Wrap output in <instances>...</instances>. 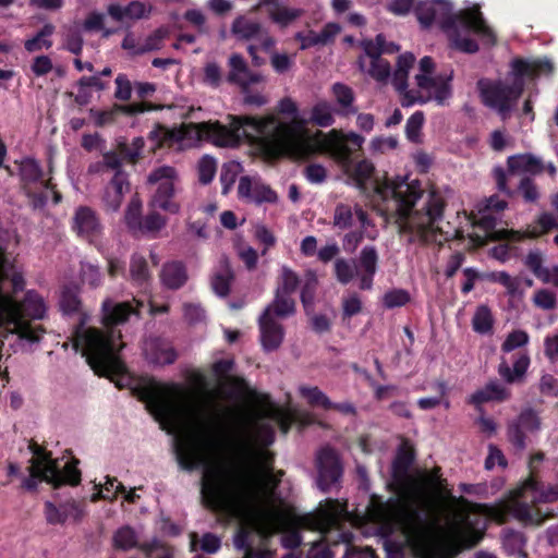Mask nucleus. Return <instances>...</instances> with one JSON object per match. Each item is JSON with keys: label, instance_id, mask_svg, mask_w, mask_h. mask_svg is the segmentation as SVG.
Instances as JSON below:
<instances>
[{"label": "nucleus", "instance_id": "nucleus-20", "mask_svg": "<svg viewBox=\"0 0 558 558\" xmlns=\"http://www.w3.org/2000/svg\"><path fill=\"white\" fill-rule=\"evenodd\" d=\"M231 33L240 40H257L258 47L265 51H270L276 45L275 39L263 28L259 22L244 15H239L233 20Z\"/></svg>", "mask_w": 558, "mask_h": 558}, {"label": "nucleus", "instance_id": "nucleus-23", "mask_svg": "<svg viewBox=\"0 0 558 558\" xmlns=\"http://www.w3.org/2000/svg\"><path fill=\"white\" fill-rule=\"evenodd\" d=\"M72 229L80 238L90 243L96 242L102 233V225L97 213L88 206L76 208Z\"/></svg>", "mask_w": 558, "mask_h": 558}, {"label": "nucleus", "instance_id": "nucleus-48", "mask_svg": "<svg viewBox=\"0 0 558 558\" xmlns=\"http://www.w3.org/2000/svg\"><path fill=\"white\" fill-rule=\"evenodd\" d=\"M299 392L312 407H320L324 410H330L331 405H333V402L318 387L302 385L299 387Z\"/></svg>", "mask_w": 558, "mask_h": 558}, {"label": "nucleus", "instance_id": "nucleus-32", "mask_svg": "<svg viewBox=\"0 0 558 558\" xmlns=\"http://www.w3.org/2000/svg\"><path fill=\"white\" fill-rule=\"evenodd\" d=\"M161 282L171 290H178L187 280V272L182 262H169L162 266L160 274Z\"/></svg>", "mask_w": 558, "mask_h": 558}, {"label": "nucleus", "instance_id": "nucleus-6", "mask_svg": "<svg viewBox=\"0 0 558 558\" xmlns=\"http://www.w3.org/2000/svg\"><path fill=\"white\" fill-rule=\"evenodd\" d=\"M415 14L420 24L428 28L433 24L448 34L451 46L465 53L478 51L477 43L469 36H462L460 26L465 31H472L487 45H494L495 34L486 24L478 7L452 12V4L446 0H432L421 2L415 8Z\"/></svg>", "mask_w": 558, "mask_h": 558}, {"label": "nucleus", "instance_id": "nucleus-60", "mask_svg": "<svg viewBox=\"0 0 558 558\" xmlns=\"http://www.w3.org/2000/svg\"><path fill=\"white\" fill-rule=\"evenodd\" d=\"M410 301V294L403 289H392L383 296V304L386 308H395L405 305Z\"/></svg>", "mask_w": 558, "mask_h": 558}, {"label": "nucleus", "instance_id": "nucleus-15", "mask_svg": "<svg viewBox=\"0 0 558 558\" xmlns=\"http://www.w3.org/2000/svg\"><path fill=\"white\" fill-rule=\"evenodd\" d=\"M453 70L449 69L444 72L433 74L426 77L423 85H417L421 90L427 92V96H416L415 92H405L401 99L403 107H411L414 104L424 105L429 100H434L439 106H444L452 96Z\"/></svg>", "mask_w": 558, "mask_h": 558}, {"label": "nucleus", "instance_id": "nucleus-13", "mask_svg": "<svg viewBox=\"0 0 558 558\" xmlns=\"http://www.w3.org/2000/svg\"><path fill=\"white\" fill-rule=\"evenodd\" d=\"M278 110L282 114L292 117V120L289 122H282V121H279L274 116H269L266 118H254V117H248V118L256 120V121L274 120L277 124H280V125L295 124L299 128V133H300L299 134L300 135V147L298 149L296 148L294 149L292 147L290 149V147H286V146H281V145L280 146L279 145L278 146L277 145L276 146L275 145L274 146L266 145L259 138H245V140L252 144H256V145L260 146L263 149H265L267 151L283 153V154H287L294 158H303V157L307 156L308 154H311L313 150V146H315L316 135L312 138L308 135L303 122L296 120V116H298L296 104L291 98L286 97L279 101Z\"/></svg>", "mask_w": 558, "mask_h": 558}, {"label": "nucleus", "instance_id": "nucleus-3", "mask_svg": "<svg viewBox=\"0 0 558 558\" xmlns=\"http://www.w3.org/2000/svg\"><path fill=\"white\" fill-rule=\"evenodd\" d=\"M299 134V128L295 124L280 125L274 120L256 121L238 116H230L228 124L219 121L190 122L171 129L159 128L150 132L151 137H160L169 145H177L179 149L196 147L203 141L219 147H236L244 138H259L266 145H281L298 149Z\"/></svg>", "mask_w": 558, "mask_h": 558}, {"label": "nucleus", "instance_id": "nucleus-31", "mask_svg": "<svg viewBox=\"0 0 558 558\" xmlns=\"http://www.w3.org/2000/svg\"><path fill=\"white\" fill-rule=\"evenodd\" d=\"M233 281V271L227 257L219 260L218 267L213 272L210 286L216 295L225 298L230 292Z\"/></svg>", "mask_w": 558, "mask_h": 558}, {"label": "nucleus", "instance_id": "nucleus-63", "mask_svg": "<svg viewBox=\"0 0 558 558\" xmlns=\"http://www.w3.org/2000/svg\"><path fill=\"white\" fill-rule=\"evenodd\" d=\"M81 279L92 288H97L101 283V274L99 267L90 263L81 264Z\"/></svg>", "mask_w": 558, "mask_h": 558}, {"label": "nucleus", "instance_id": "nucleus-47", "mask_svg": "<svg viewBox=\"0 0 558 558\" xmlns=\"http://www.w3.org/2000/svg\"><path fill=\"white\" fill-rule=\"evenodd\" d=\"M335 108L326 100L317 101L311 110V121L320 128H328L335 123Z\"/></svg>", "mask_w": 558, "mask_h": 558}, {"label": "nucleus", "instance_id": "nucleus-22", "mask_svg": "<svg viewBox=\"0 0 558 558\" xmlns=\"http://www.w3.org/2000/svg\"><path fill=\"white\" fill-rule=\"evenodd\" d=\"M239 198L260 205L275 204L278 201L277 193L257 177H241L238 185Z\"/></svg>", "mask_w": 558, "mask_h": 558}, {"label": "nucleus", "instance_id": "nucleus-53", "mask_svg": "<svg viewBox=\"0 0 558 558\" xmlns=\"http://www.w3.org/2000/svg\"><path fill=\"white\" fill-rule=\"evenodd\" d=\"M167 225V219L156 210L150 211L143 217L141 229L138 233L143 234H155L159 232Z\"/></svg>", "mask_w": 558, "mask_h": 558}, {"label": "nucleus", "instance_id": "nucleus-37", "mask_svg": "<svg viewBox=\"0 0 558 558\" xmlns=\"http://www.w3.org/2000/svg\"><path fill=\"white\" fill-rule=\"evenodd\" d=\"M117 110H121L128 114H137L144 112L146 108L142 104H130L125 106H117V109L111 110L90 109L89 114L94 119L95 125L101 128L114 121Z\"/></svg>", "mask_w": 558, "mask_h": 558}, {"label": "nucleus", "instance_id": "nucleus-38", "mask_svg": "<svg viewBox=\"0 0 558 558\" xmlns=\"http://www.w3.org/2000/svg\"><path fill=\"white\" fill-rule=\"evenodd\" d=\"M556 228H558V223L554 215L543 213L537 218L536 226L529 228L523 233H520L519 231H511V233L513 234L514 240H522L524 238L536 239Z\"/></svg>", "mask_w": 558, "mask_h": 558}, {"label": "nucleus", "instance_id": "nucleus-45", "mask_svg": "<svg viewBox=\"0 0 558 558\" xmlns=\"http://www.w3.org/2000/svg\"><path fill=\"white\" fill-rule=\"evenodd\" d=\"M472 328L478 335H490L494 328V317L487 305L476 307L472 317Z\"/></svg>", "mask_w": 558, "mask_h": 558}, {"label": "nucleus", "instance_id": "nucleus-52", "mask_svg": "<svg viewBox=\"0 0 558 558\" xmlns=\"http://www.w3.org/2000/svg\"><path fill=\"white\" fill-rule=\"evenodd\" d=\"M142 220V202L138 197H133L126 207L124 221L132 232L137 233Z\"/></svg>", "mask_w": 558, "mask_h": 558}, {"label": "nucleus", "instance_id": "nucleus-14", "mask_svg": "<svg viewBox=\"0 0 558 558\" xmlns=\"http://www.w3.org/2000/svg\"><path fill=\"white\" fill-rule=\"evenodd\" d=\"M177 179L178 172L171 166H160L148 174L147 182L158 184L156 192L149 201L150 208L161 209L171 215L180 213L181 204L175 199L178 192Z\"/></svg>", "mask_w": 558, "mask_h": 558}, {"label": "nucleus", "instance_id": "nucleus-9", "mask_svg": "<svg viewBox=\"0 0 558 558\" xmlns=\"http://www.w3.org/2000/svg\"><path fill=\"white\" fill-rule=\"evenodd\" d=\"M557 500L558 486L544 488L533 477H529L511 492L509 500L505 504V510L524 525H541L546 520V515L535 506Z\"/></svg>", "mask_w": 558, "mask_h": 558}, {"label": "nucleus", "instance_id": "nucleus-19", "mask_svg": "<svg viewBox=\"0 0 558 558\" xmlns=\"http://www.w3.org/2000/svg\"><path fill=\"white\" fill-rule=\"evenodd\" d=\"M277 307L268 304L258 318L260 342L265 351L277 350L284 338V329L277 320Z\"/></svg>", "mask_w": 558, "mask_h": 558}, {"label": "nucleus", "instance_id": "nucleus-56", "mask_svg": "<svg viewBox=\"0 0 558 558\" xmlns=\"http://www.w3.org/2000/svg\"><path fill=\"white\" fill-rule=\"evenodd\" d=\"M101 487L99 493L93 495V501H96L98 498L113 500L118 494L125 492V487L117 478L110 476L106 477V482Z\"/></svg>", "mask_w": 558, "mask_h": 558}, {"label": "nucleus", "instance_id": "nucleus-18", "mask_svg": "<svg viewBox=\"0 0 558 558\" xmlns=\"http://www.w3.org/2000/svg\"><path fill=\"white\" fill-rule=\"evenodd\" d=\"M300 278L295 271L288 266L281 267L280 281L276 289L275 298L270 305L277 307L278 317H289L295 312V302L292 298Z\"/></svg>", "mask_w": 558, "mask_h": 558}, {"label": "nucleus", "instance_id": "nucleus-16", "mask_svg": "<svg viewBox=\"0 0 558 558\" xmlns=\"http://www.w3.org/2000/svg\"><path fill=\"white\" fill-rule=\"evenodd\" d=\"M541 428L542 420L538 412L532 408H525L509 422L507 437L517 450L522 451L526 448L527 436L538 434Z\"/></svg>", "mask_w": 558, "mask_h": 558}, {"label": "nucleus", "instance_id": "nucleus-54", "mask_svg": "<svg viewBox=\"0 0 558 558\" xmlns=\"http://www.w3.org/2000/svg\"><path fill=\"white\" fill-rule=\"evenodd\" d=\"M241 165L236 161L223 163L220 172V182L222 185V193L228 194L233 186L239 173L241 172Z\"/></svg>", "mask_w": 558, "mask_h": 558}, {"label": "nucleus", "instance_id": "nucleus-28", "mask_svg": "<svg viewBox=\"0 0 558 558\" xmlns=\"http://www.w3.org/2000/svg\"><path fill=\"white\" fill-rule=\"evenodd\" d=\"M143 352L146 360L156 365L172 364L177 360L174 348L163 339L150 337L144 341Z\"/></svg>", "mask_w": 558, "mask_h": 558}, {"label": "nucleus", "instance_id": "nucleus-30", "mask_svg": "<svg viewBox=\"0 0 558 558\" xmlns=\"http://www.w3.org/2000/svg\"><path fill=\"white\" fill-rule=\"evenodd\" d=\"M260 7L267 8L269 19L280 27H287L304 14L300 8L284 5L280 0H260Z\"/></svg>", "mask_w": 558, "mask_h": 558}, {"label": "nucleus", "instance_id": "nucleus-25", "mask_svg": "<svg viewBox=\"0 0 558 558\" xmlns=\"http://www.w3.org/2000/svg\"><path fill=\"white\" fill-rule=\"evenodd\" d=\"M355 220L362 229H368L372 226L367 213L360 205L351 206L344 203L336 205L332 216L333 228L349 230L354 226Z\"/></svg>", "mask_w": 558, "mask_h": 558}, {"label": "nucleus", "instance_id": "nucleus-64", "mask_svg": "<svg viewBox=\"0 0 558 558\" xmlns=\"http://www.w3.org/2000/svg\"><path fill=\"white\" fill-rule=\"evenodd\" d=\"M168 32L165 28H157L150 35H148L144 43L141 45L143 54L149 51L159 50L162 46L163 39L167 37Z\"/></svg>", "mask_w": 558, "mask_h": 558}, {"label": "nucleus", "instance_id": "nucleus-34", "mask_svg": "<svg viewBox=\"0 0 558 558\" xmlns=\"http://www.w3.org/2000/svg\"><path fill=\"white\" fill-rule=\"evenodd\" d=\"M17 165L19 174L25 189L33 184L40 183L43 185L45 183L43 180L44 171L38 160L33 157H24Z\"/></svg>", "mask_w": 558, "mask_h": 558}, {"label": "nucleus", "instance_id": "nucleus-36", "mask_svg": "<svg viewBox=\"0 0 558 558\" xmlns=\"http://www.w3.org/2000/svg\"><path fill=\"white\" fill-rule=\"evenodd\" d=\"M108 13L113 20L118 22L140 20L145 16L146 7L143 2L140 1H132L126 5L113 3L108 7Z\"/></svg>", "mask_w": 558, "mask_h": 558}, {"label": "nucleus", "instance_id": "nucleus-17", "mask_svg": "<svg viewBox=\"0 0 558 558\" xmlns=\"http://www.w3.org/2000/svg\"><path fill=\"white\" fill-rule=\"evenodd\" d=\"M317 487L327 493L340 485L342 465L337 452L330 447L322 448L316 456Z\"/></svg>", "mask_w": 558, "mask_h": 558}, {"label": "nucleus", "instance_id": "nucleus-39", "mask_svg": "<svg viewBox=\"0 0 558 558\" xmlns=\"http://www.w3.org/2000/svg\"><path fill=\"white\" fill-rule=\"evenodd\" d=\"M359 66L361 71L366 72L377 82H386L391 75V69L388 61L383 58H374L366 62L364 57H360Z\"/></svg>", "mask_w": 558, "mask_h": 558}, {"label": "nucleus", "instance_id": "nucleus-29", "mask_svg": "<svg viewBox=\"0 0 558 558\" xmlns=\"http://www.w3.org/2000/svg\"><path fill=\"white\" fill-rule=\"evenodd\" d=\"M130 190L126 172H116L105 189L102 202L108 210L117 211Z\"/></svg>", "mask_w": 558, "mask_h": 558}, {"label": "nucleus", "instance_id": "nucleus-59", "mask_svg": "<svg viewBox=\"0 0 558 558\" xmlns=\"http://www.w3.org/2000/svg\"><path fill=\"white\" fill-rule=\"evenodd\" d=\"M530 337L524 330H513L511 331L504 343L501 344V351L505 353H510L518 348H522L529 343Z\"/></svg>", "mask_w": 558, "mask_h": 558}, {"label": "nucleus", "instance_id": "nucleus-62", "mask_svg": "<svg viewBox=\"0 0 558 558\" xmlns=\"http://www.w3.org/2000/svg\"><path fill=\"white\" fill-rule=\"evenodd\" d=\"M515 172H511L510 169L505 170L502 167H495L493 175L496 182L497 190L507 196H513L515 191L508 186L509 180L514 175Z\"/></svg>", "mask_w": 558, "mask_h": 558}, {"label": "nucleus", "instance_id": "nucleus-46", "mask_svg": "<svg viewBox=\"0 0 558 558\" xmlns=\"http://www.w3.org/2000/svg\"><path fill=\"white\" fill-rule=\"evenodd\" d=\"M53 33L54 26L50 23L45 24L36 35L25 40L24 47L26 51L36 52L43 48L50 49L52 47V40L50 37Z\"/></svg>", "mask_w": 558, "mask_h": 558}, {"label": "nucleus", "instance_id": "nucleus-5", "mask_svg": "<svg viewBox=\"0 0 558 558\" xmlns=\"http://www.w3.org/2000/svg\"><path fill=\"white\" fill-rule=\"evenodd\" d=\"M376 192L400 233L408 234L411 243L425 240L442 219L446 206L442 194L436 190L425 193L418 180L386 181Z\"/></svg>", "mask_w": 558, "mask_h": 558}, {"label": "nucleus", "instance_id": "nucleus-49", "mask_svg": "<svg viewBox=\"0 0 558 558\" xmlns=\"http://www.w3.org/2000/svg\"><path fill=\"white\" fill-rule=\"evenodd\" d=\"M333 272L338 282L348 284L356 277V267L353 260L340 257L335 260Z\"/></svg>", "mask_w": 558, "mask_h": 558}, {"label": "nucleus", "instance_id": "nucleus-57", "mask_svg": "<svg viewBox=\"0 0 558 558\" xmlns=\"http://www.w3.org/2000/svg\"><path fill=\"white\" fill-rule=\"evenodd\" d=\"M424 124V113L422 111H415L405 123V135L410 142L418 143L421 136V130Z\"/></svg>", "mask_w": 558, "mask_h": 558}, {"label": "nucleus", "instance_id": "nucleus-7", "mask_svg": "<svg viewBox=\"0 0 558 558\" xmlns=\"http://www.w3.org/2000/svg\"><path fill=\"white\" fill-rule=\"evenodd\" d=\"M553 72V63L548 59L525 61L514 59L511 62L512 81L481 78L477 90L484 106L496 111L502 120L510 117L524 88V76L537 77Z\"/></svg>", "mask_w": 558, "mask_h": 558}, {"label": "nucleus", "instance_id": "nucleus-10", "mask_svg": "<svg viewBox=\"0 0 558 558\" xmlns=\"http://www.w3.org/2000/svg\"><path fill=\"white\" fill-rule=\"evenodd\" d=\"M531 359L527 353H515L512 355V365L502 357L497 373L504 383L498 379L489 380L482 389L470 396V403L481 405L486 402H504L511 398V390L507 385L521 384L525 380Z\"/></svg>", "mask_w": 558, "mask_h": 558}, {"label": "nucleus", "instance_id": "nucleus-41", "mask_svg": "<svg viewBox=\"0 0 558 558\" xmlns=\"http://www.w3.org/2000/svg\"><path fill=\"white\" fill-rule=\"evenodd\" d=\"M413 462V456L403 449H400L391 465V475L395 482L399 485H403L409 477V470Z\"/></svg>", "mask_w": 558, "mask_h": 558}, {"label": "nucleus", "instance_id": "nucleus-61", "mask_svg": "<svg viewBox=\"0 0 558 558\" xmlns=\"http://www.w3.org/2000/svg\"><path fill=\"white\" fill-rule=\"evenodd\" d=\"M385 43L386 40L383 34H378L375 41L371 39L361 41V47L364 51L363 57L366 59V62L374 58H379L380 54L384 53Z\"/></svg>", "mask_w": 558, "mask_h": 558}, {"label": "nucleus", "instance_id": "nucleus-40", "mask_svg": "<svg viewBox=\"0 0 558 558\" xmlns=\"http://www.w3.org/2000/svg\"><path fill=\"white\" fill-rule=\"evenodd\" d=\"M511 172L541 173L543 166L539 159L532 155L510 156L507 160Z\"/></svg>", "mask_w": 558, "mask_h": 558}, {"label": "nucleus", "instance_id": "nucleus-12", "mask_svg": "<svg viewBox=\"0 0 558 558\" xmlns=\"http://www.w3.org/2000/svg\"><path fill=\"white\" fill-rule=\"evenodd\" d=\"M31 474L22 482L24 488L34 490L39 481H45L58 487L63 484L72 486L81 482V471L77 461L66 462L61 469L57 461L47 456H38L29 468Z\"/></svg>", "mask_w": 558, "mask_h": 558}, {"label": "nucleus", "instance_id": "nucleus-2", "mask_svg": "<svg viewBox=\"0 0 558 558\" xmlns=\"http://www.w3.org/2000/svg\"><path fill=\"white\" fill-rule=\"evenodd\" d=\"M59 305L64 315L80 313V322L72 333V345L75 352L81 351L95 373L123 378L126 368L119 354L124 345L120 331L110 329L102 332L99 329L86 327L89 315L81 312V300L76 288H63ZM101 311L102 324L107 328L128 322L132 315L138 317V310L130 302H114L107 299L102 302Z\"/></svg>", "mask_w": 558, "mask_h": 558}, {"label": "nucleus", "instance_id": "nucleus-21", "mask_svg": "<svg viewBox=\"0 0 558 558\" xmlns=\"http://www.w3.org/2000/svg\"><path fill=\"white\" fill-rule=\"evenodd\" d=\"M400 524L403 534L412 543L424 542L432 530L426 514L416 507H407L401 511Z\"/></svg>", "mask_w": 558, "mask_h": 558}, {"label": "nucleus", "instance_id": "nucleus-27", "mask_svg": "<svg viewBox=\"0 0 558 558\" xmlns=\"http://www.w3.org/2000/svg\"><path fill=\"white\" fill-rule=\"evenodd\" d=\"M44 513L46 521L49 524L56 525L63 524L68 519L80 521L85 514V509L75 500H69L60 506L46 501Z\"/></svg>", "mask_w": 558, "mask_h": 558}, {"label": "nucleus", "instance_id": "nucleus-24", "mask_svg": "<svg viewBox=\"0 0 558 558\" xmlns=\"http://www.w3.org/2000/svg\"><path fill=\"white\" fill-rule=\"evenodd\" d=\"M378 259V252L374 245H365L361 250L357 259L354 262L361 290H371L373 288Z\"/></svg>", "mask_w": 558, "mask_h": 558}, {"label": "nucleus", "instance_id": "nucleus-11", "mask_svg": "<svg viewBox=\"0 0 558 558\" xmlns=\"http://www.w3.org/2000/svg\"><path fill=\"white\" fill-rule=\"evenodd\" d=\"M345 502L338 499H326L314 513L304 514L295 519V527L286 530L281 535V544L284 548L293 549L302 543L299 529H307L325 534L338 527L342 519L348 518Z\"/></svg>", "mask_w": 558, "mask_h": 558}, {"label": "nucleus", "instance_id": "nucleus-43", "mask_svg": "<svg viewBox=\"0 0 558 558\" xmlns=\"http://www.w3.org/2000/svg\"><path fill=\"white\" fill-rule=\"evenodd\" d=\"M526 538L523 533L507 530L502 535V547L509 556H515L518 558H526L524 551Z\"/></svg>", "mask_w": 558, "mask_h": 558}, {"label": "nucleus", "instance_id": "nucleus-33", "mask_svg": "<svg viewBox=\"0 0 558 558\" xmlns=\"http://www.w3.org/2000/svg\"><path fill=\"white\" fill-rule=\"evenodd\" d=\"M331 92L338 106V114L348 117L357 113V108L354 106L355 95L350 86L343 83H335Z\"/></svg>", "mask_w": 558, "mask_h": 558}, {"label": "nucleus", "instance_id": "nucleus-51", "mask_svg": "<svg viewBox=\"0 0 558 558\" xmlns=\"http://www.w3.org/2000/svg\"><path fill=\"white\" fill-rule=\"evenodd\" d=\"M523 263L525 267H527L531 272L541 281L549 269L548 267L544 266V255L537 248L531 250L524 257Z\"/></svg>", "mask_w": 558, "mask_h": 558}, {"label": "nucleus", "instance_id": "nucleus-55", "mask_svg": "<svg viewBox=\"0 0 558 558\" xmlns=\"http://www.w3.org/2000/svg\"><path fill=\"white\" fill-rule=\"evenodd\" d=\"M197 170L199 182L202 184H209L217 171V160L209 155H205L199 159Z\"/></svg>", "mask_w": 558, "mask_h": 558}, {"label": "nucleus", "instance_id": "nucleus-4", "mask_svg": "<svg viewBox=\"0 0 558 558\" xmlns=\"http://www.w3.org/2000/svg\"><path fill=\"white\" fill-rule=\"evenodd\" d=\"M201 494L210 509L238 520L240 529L233 537L234 547L251 558L250 538L253 532H267L276 520L267 515L263 496L257 487L243 476L230 472H214L207 483H202Z\"/></svg>", "mask_w": 558, "mask_h": 558}, {"label": "nucleus", "instance_id": "nucleus-58", "mask_svg": "<svg viewBox=\"0 0 558 558\" xmlns=\"http://www.w3.org/2000/svg\"><path fill=\"white\" fill-rule=\"evenodd\" d=\"M43 186L46 190V192L36 194V193H32L31 191H27V195L29 197H33V205L35 208H37V207L41 208L47 204V201H48L47 192H51L53 203L58 204L61 202L62 196L58 191L54 190V185L52 184L51 179L46 180L45 183L43 184Z\"/></svg>", "mask_w": 558, "mask_h": 558}, {"label": "nucleus", "instance_id": "nucleus-26", "mask_svg": "<svg viewBox=\"0 0 558 558\" xmlns=\"http://www.w3.org/2000/svg\"><path fill=\"white\" fill-rule=\"evenodd\" d=\"M229 73L227 81L231 84L238 85L241 89H245L246 85L260 83L263 76L259 73L252 72L245 59L239 54L233 53L228 60Z\"/></svg>", "mask_w": 558, "mask_h": 558}, {"label": "nucleus", "instance_id": "nucleus-1", "mask_svg": "<svg viewBox=\"0 0 558 558\" xmlns=\"http://www.w3.org/2000/svg\"><path fill=\"white\" fill-rule=\"evenodd\" d=\"M146 409L168 434H173V448L180 466L184 470L204 468L202 483H207L214 472H230L253 483L263 496L267 515L276 520L270 505L282 472L269 469L270 453L264 448L275 441V425L283 434L290 429L294 417L288 409L267 401L254 411L239 410L228 428L229 444L245 462H260L263 477L257 480L242 470L216 465L223 448V440L214 421L211 398L189 400L177 384L151 383L140 392Z\"/></svg>", "mask_w": 558, "mask_h": 558}, {"label": "nucleus", "instance_id": "nucleus-35", "mask_svg": "<svg viewBox=\"0 0 558 558\" xmlns=\"http://www.w3.org/2000/svg\"><path fill=\"white\" fill-rule=\"evenodd\" d=\"M415 57L411 52L400 54L397 61V68L392 75V85L395 88L404 96L408 90V76L409 71L413 66Z\"/></svg>", "mask_w": 558, "mask_h": 558}, {"label": "nucleus", "instance_id": "nucleus-8", "mask_svg": "<svg viewBox=\"0 0 558 558\" xmlns=\"http://www.w3.org/2000/svg\"><path fill=\"white\" fill-rule=\"evenodd\" d=\"M364 142L365 138L355 132L343 133L333 129L328 133H316L315 148L322 154L329 155L342 171L362 187L375 171L373 162L368 159L353 162V154L362 148Z\"/></svg>", "mask_w": 558, "mask_h": 558}, {"label": "nucleus", "instance_id": "nucleus-50", "mask_svg": "<svg viewBox=\"0 0 558 558\" xmlns=\"http://www.w3.org/2000/svg\"><path fill=\"white\" fill-rule=\"evenodd\" d=\"M113 542L117 548L122 550H130L132 548H138L142 543L138 542L136 532L130 526H123L119 529L114 536Z\"/></svg>", "mask_w": 558, "mask_h": 558}, {"label": "nucleus", "instance_id": "nucleus-42", "mask_svg": "<svg viewBox=\"0 0 558 558\" xmlns=\"http://www.w3.org/2000/svg\"><path fill=\"white\" fill-rule=\"evenodd\" d=\"M140 550L146 558H175V548L158 537L143 542L140 545Z\"/></svg>", "mask_w": 558, "mask_h": 558}, {"label": "nucleus", "instance_id": "nucleus-44", "mask_svg": "<svg viewBox=\"0 0 558 558\" xmlns=\"http://www.w3.org/2000/svg\"><path fill=\"white\" fill-rule=\"evenodd\" d=\"M130 278L135 286L143 288L147 286L150 274L147 262L142 255L133 254L131 256Z\"/></svg>", "mask_w": 558, "mask_h": 558}]
</instances>
